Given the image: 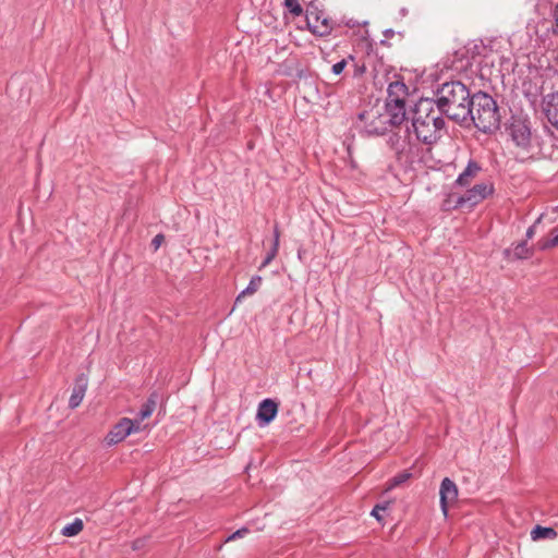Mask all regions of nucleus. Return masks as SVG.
Returning <instances> with one entry per match:
<instances>
[{
  "label": "nucleus",
  "mask_w": 558,
  "mask_h": 558,
  "mask_svg": "<svg viewBox=\"0 0 558 558\" xmlns=\"http://www.w3.org/2000/svg\"><path fill=\"white\" fill-rule=\"evenodd\" d=\"M461 101L456 106V123L463 128H476L489 133L499 126L500 116L496 101L486 93L470 95L466 86L456 81V98Z\"/></svg>",
  "instance_id": "obj_1"
},
{
  "label": "nucleus",
  "mask_w": 558,
  "mask_h": 558,
  "mask_svg": "<svg viewBox=\"0 0 558 558\" xmlns=\"http://www.w3.org/2000/svg\"><path fill=\"white\" fill-rule=\"evenodd\" d=\"M448 106L447 98H440L437 104L429 99L418 101L412 118V128L418 141L432 144L440 137L445 126L441 113L447 111Z\"/></svg>",
  "instance_id": "obj_2"
},
{
  "label": "nucleus",
  "mask_w": 558,
  "mask_h": 558,
  "mask_svg": "<svg viewBox=\"0 0 558 558\" xmlns=\"http://www.w3.org/2000/svg\"><path fill=\"white\" fill-rule=\"evenodd\" d=\"M355 128L367 136L383 135L390 130L387 117L379 107H372L360 113L355 121Z\"/></svg>",
  "instance_id": "obj_3"
},
{
  "label": "nucleus",
  "mask_w": 558,
  "mask_h": 558,
  "mask_svg": "<svg viewBox=\"0 0 558 558\" xmlns=\"http://www.w3.org/2000/svg\"><path fill=\"white\" fill-rule=\"evenodd\" d=\"M143 429L138 421L128 417L121 418L107 434L105 441L108 446H113L124 440L132 433H138Z\"/></svg>",
  "instance_id": "obj_4"
},
{
  "label": "nucleus",
  "mask_w": 558,
  "mask_h": 558,
  "mask_svg": "<svg viewBox=\"0 0 558 558\" xmlns=\"http://www.w3.org/2000/svg\"><path fill=\"white\" fill-rule=\"evenodd\" d=\"M494 192V186L488 182H481L468 190L464 194L456 197V207H473L484 201Z\"/></svg>",
  "instance_id": "obj_5"
},
{
  "label": "nucleus",
  "mask_w": 558,
  "mask_h": 558,
  "mask_svg": "<svg viewBox=\"0 0 558 558\" xmlns=\"http://www.w3.org/2000/svg\"><path fill=\"white\" fill-rule=\"evenodd\" d=\"M305 21L313 35H328L333 29L330 20L323 12H307Z\"/></svg>",
  "instance_id": "obj_6"
},
{
  "label": "nucleus",
  "mask_w": 558,
  "mask_h": 558,
  "mask_svg": "<svg viewBox=\"0 0 558 558\" xmlns=\"http://www.w3.org/2000/svg\"><path fill=\"white\" fill-rule=\"evenodd\" d=\"M278 413V404L272 399L263 400L257 408L256 421L259 427L267 426Z\"/></svg>",
  "instance_id": "obj_7"
},
{
  "label": "nucleus",
  "mask_w": 558,
  "mask_h": 558,
  "mask_svg": "<svg viewBox=\"0 0 558 558\" xmlns=\"http://www.w3.org/2000/svg\"><path fill=\"white\" fill-rule=\"evenodd\" d=\"M510 134L513 142L522 147L527 148L531 144V130L524 121H514L510 126Z\"/></svg>",
  "instance_id": "obj_8"
},
{
  "label": "nucleus",
  "mask_w": 558,
  "mask_h": 558,
  "mask_svg": "<svg viewBox=\"0 0 558 558\" xmlns=\"http://www.w3.org/2000/svg\"><path fill=\"white\" fill-rule=\"evenodd\" d=\"M381 109L387 117L390 128L400 126L404 122L407 117L405 104L386 102Z\"/></svg>",
  "instance_id": "obj_9"
},
{
  "label": "nucleus",
  "mask_w": 558,
  "mask_h": 558,
  "mask_svg": "<svg viewBox=\"0 0 558 558\" xmlns=\"http://www.w3.org/2000/svg\"><path fill=\"white\" fill-rule=\"evenodd\" d=\"M542 108L548 122L558 129V92L544 96Z\"/></svg>",
  "instance_id": "obj_10"
},
{
  "label": "nucleus",
  "mask_w": 558,
  "mask_h": 558,
  "mask_svg": "<svg viewBox=\"0 0 558 558\" xmlns=\"http://www.w3.org/2000/svg\"><path fill=\"white\" fill-rule=\"evenodd\" d=\"M408 87L402 81H393L388 85L386 102L405 104Z\"/></svg>",
  "instance_id": "obj_11"
},
{
  "label": "nucleus",
  "mask_w": 558,
  "mask_h": 558,
  "mask_svg": "<svg viewBox=\"0 0 558 558\" xmlns=\"http://www.w3.org/2000/svg\"><path fill=\"white\" fill-rule=\"evenodd\" d=\"M87 384L88 380L84 375H80L76 378L71 397L69 399V407L71 409H75L82 403L87 389Z\"/></svg>",
  "instance_id": "obj_12"
},
{
  "label": "nucleus",
  "mask_w": 558,
  "mask_h": 558,
  "mask_svg": "<svg viewBox=\"0 0 558 558\" xmlns=\"http://www.w3.org/2000/svg\"><path fill=\"white\" fill-rule=\"evenodd\" d=\"M481 170V165L477 161L470 159L464 170L456 179V184L459 186L469 185L477 177Z\"/></svg>",
  "instance_id": "obj_13"
},
{
  "label": "nucleus",
  "mask_w": 558,
  "mask_h": 558,
  "mask_svg": "<svg viewBox=\"0 0 558 558\" xmlns=\"http://www.w3.org/2000/svg\"><path fill=\"white\" fill-rule=\"evenodd\" d=\"M453 493V482L449 477H445L440 485V507L445 517L449 515L450 504L449 495Z\"/></svg>",
  "instance_id": "obj_14"
},
{
  "label": "nucleus",
  "mask_w": 558,
  "mask_h": 558,
  "mask_svg": "<svg viewBox=\"0 0 558 558\" xmlns=\"http://www.w3.org/2000/svg\"><path fill=\"white\" fill-rule=\"evenodd\" d=\"M158 400H159V396L157 392L150 393L147 401L142 405V408L138 412V415L134 421H138L140 425L142 426V422L144 420L148 418L156 410Z\"/></svg>",
  "instance_id": "obj_15"
},
{
  "label": "nucleus",
  "mask_w": 558,
  "mask_h": 558,
  "mask_svg": "<svg viewBox=\"0 0 558 558\" xmlns=\"http://www.w3.org/2000/svg\"><path fill=\"white\" fill-rule=\"evenodd\" d=\"M262 277L260 276H253L247 284V287L241 291V293L235 299V304L241 302V300L245 295H252L254 294L262 286Z\"/></svg>",
  "instance_id": "obj_16"
},
{
  "label": "nucleus",
  "mask_w": 558,
  "mask_h": 558,
  "mask_svg": "<svg viewBox=\"0 0 558 558\" xmlns=\"http://www.w3.org/2000/svg\"><path fill=\"white\" fill-rule=\"evenodd\" d=\"M556 536H557V532L553 527H545V526L536 525L531 531V537L533 541L544 539V538L553 539Z\"/></svg>",
  "instance_id": "obj_17"
},
{
  "label": "nucleus",
  "mask_w": 558,
  "mask_h": 558,
  "mask_svg": "<svg viewBox=\"0 0 558 558\" xmlns=\"http://www.w3.org/2000/svg\"><path fill=\"white\" fill-rule=\"evenodd\" d=\"M302 2L304 0H283V7L292 16H302L304 13Z\"/></svg>",
  "instance_id": "obj_18"
},
{
  "label": "nucleus",
  "mask_w": 558,
  "mask_h": 558,
  "mask_svg": "<svg viewBox=\"0 0 558 558\" xmlns=\"http://www.w3.org/2000/svg\"><path fill=\"white\" fill-rule=\"evenodd\" d=\"M558 246V227L554 228L550 232L549 238H545L538 241L539 250H549Z\"/></svg>",
  "instance_id": "obj_19"
},
{
  "label": "nucleus",
  "mask_w": 558,
  "mask_h": 558,
  "mask_svg": "<svg viewBox=\"0 0 558 558\" xmlns=\"http://www.w3.org/2000/svg\"><path fill=\"white\" fill-rule=\"evenodd\" d=\"M84 527L83 521L81 519H75L72 523L66 524L61 533L63 536L72 537L77 535Z\"/></svg>",
  "instance_id": "obj_20"
},
{
  "label": "nucleus",
  "mask_w": 558,
  "mask_h": 558,
  "mask_svg": "<svg viewBox=\"0 0 558 558\" xmlns=\"http://www.w3.org/2000/svg\"><path fill=\"white\" fill-rule=\"evenodd\" d=\"M411 476H412V474L408 471H403V472L397 474L388 482L387 490H391V489L400 486L401 484L405 483Z\"/></svg>",
  "instance_id": "obj_21"
},
{
  "label": "nucleus",
  "mask_w": 558,
  "mask_h": 558,
  "mask_svg": "<svg viewBox=\"0 0 558 558\" xmlns=\"http://www.w3.org/2000/svg\"><path fill=\"white\" fill-rule=\"evenodd\" d=\"M514 258L522 259L531 256L530 248L525 242H521L513 248Z\"/></svg>",
  "instance_id": "obj_22"
},
{
  "label": "nucleus",
  "mask_w": 558,
  "mask_h": 558,
  "mask_svg": "<svg viewBox=\"0 0 558 558\" xmlns=\"http://www.w3.org/2000/svg\"><path fill=\"white\" fill-rule=\"evenodd\" d=\"M278 250H279V247L274 246V245L271 246L270 251L267 253L266 257L264 258V260H263V263L260 265V268H264V267L268 266L272 262V259L278 254Z\"/></svg>",
  "instance_id": "obj_23"
},
{
  "label": "nucleus",
  "mask_w": 558,
  "mask_h": 558,
  "mask_svg": "<svg viewBox=\"0 0 558 558\" xmlns=\"http://www.w3.org/2000/svg\"><path fill=\"white\" fill-rule=\"evenodd\" d=\"M247 533H248V529H246V527L239 529L238 531L233 532L230 536H228L227 542L241 538L244 535H246Z\"/></svg>",
  "instance_id": "obj_24"
},
{
  "label": "nucleus",
  "mask_w": 558,
  "mask_h": 558,
  "mask_svg": "<svg viewBox=\"0 0 558 558\" xmlns=\"http://www.w3.org/2000/svg\"><path fill=\"white\" fill-rule=\"evenodd\" d=\"M347 66V61L341 60L332 65V73L336 75H339L343 72L344 68Z\"/></svg>",
  "instance_id": "obj_25"
},
{
  "label": "nucleus",
  "mask_w": 558,
  "mask_h": 558,
  "mask_svg": "<svg viewBox=\"0 0 558 558\" xmlns=\"http://www.w3.org/2000/svg\"><path fill=\"white\" fill-rule=\"evenodd\" d=\"M163 241H165V236L161 233L155 235L154 239L151 240V245H153L154 250L157 251Z\"/></svg>",
  "instance_id": "obj_26"
},
{
  "label": "nucleus",
  "mask_w": 558,
  "mask_h": 558,
  "mask_svg": "<svg viewBox=\"0 0 558 558\" xmlns=\"http://www.w3.org/2000/svg\"><path fill=\"white\" fill-rule=\"evenodd\" d=\"M385 510H386V507L377 505V506L374 507V509L372 510L371 514L373 517H375L378 521H381L380 511H385Z\"/></svg>",
  "instance_id": "obj_27"
},
{
  "label": "nucleus",
  "mask_w": 558,
  "mask_h": 558,
  "mask_svg": "<svg viewBox=\"0 0 558 558\" xmlns=\"http://www.w3.org/2000/svg\"><path fill=\"white\" fill-rule=\"evenodd\" d=\"M280 232L277 226L274 228V246L279 247Z\"/></svg>",
  "instance_id": "obj_28"
},
{
  "label": "nucleus",
  "mask_w": 558,
  "mask_h": 558,
  "mask_svg": "<svg viewBox=\"0 0 558 558\" xmlns=\"http://www.w3.org/2000/svg\"><path fill=\"white\" fill-rule=\"evenodd\" d=\"M554 20H555V28H554V34H558V3L556 4L555 7V10H554Z\"/></svg>",
  "instance_id": "obj_29"
},
{
  "label": "nucleus",
  "mask_w": 558,
  "mask_h": 558,
  "mask_svg": "<svg viewBox=\"0 0 558 558\" xmlns=\"http://www.w3.org/2000/svg\"><path fill=\"white\" fill-rule=\"evenodd\" d=\"M450 208H451V207H450V201H449V199H446V201L444 202V204H442V209L447 211V210H450Z\"/></svg>",
  "instance_id": "obj_30"
},
{
  "label": "nucleus",
  "mask_w": 558,
  "mask_h": 558,
  "mask_svg": "<svg viewBox=\"0 0 558 558\" xmlns=\"http://www.w3.org/2000/svg\"><path fill=\"white\" fill-rule=\"evenodd\" d=\"M141 546H142V541L137 539V541L133 542V545H132L133 549H140Z\"/></svg>",
  "instance_id": "obj_31"
},
{
  "label": "nucleus",
  "mask_w": 558,
  "mask_h": 558,
  "mask_svg": "<svg viewBox=\"0 0 558 558\" xmlns=\"http://www.w3.org/2000/svg\"><path fill=\"white\" fill-rule=\"evenodd\" d=\"M534 234V227H530L526 231V236L531 239Z\"/></svg>",
  "instance_id": "obj_32"
},
{
  "label": "nucleus",
  "mask_w": 558,
  "mask_h": 558,
  "mask_svg": "<svg viewBox=\"0 0 558 558\" xmlns=\"http://www.w3.org/2000/svg\"><path fill=\"white\" fill-rule=\"evenodd\" d=\"M383 35H395V32L392 29H386L383 32Z\"/></svg>",
  "instance_id": "obj_33"
},
{
  "label": "nucleus",
  "mask_w": 558,
  "mask_h": 558,
  "mask_svg": "<svg viewBox=\"0 0 558 558\" xmlns=\"http://www.w3.org/2000/svg\"><path fill=\"white\" fill-rule=\"evenodd\" d=\"M355 24H356V23H352V21H349V22H348V26H349V27H354V26H355Z\"/></svg>",
  "instance_id": "obj_34"
}]
</instances>
